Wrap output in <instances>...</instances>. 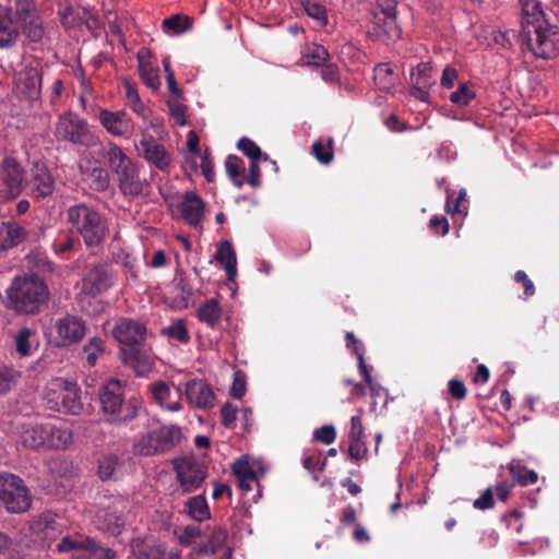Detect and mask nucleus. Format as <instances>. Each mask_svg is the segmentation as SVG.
<instances>
[{"mask_svg": "<svg viewBox=\"0 0 559 559\" xmlns=\"http://www.w3.org/2000/svg\"><path fill=\"white\" fill-rule=\"evenodd\" d=\"M522 28L527 49L537 58L549 59L556 56L558 47L549 23L539 2L525 0L522 3Z\"/></svg>", "mask_w": 559, "mask_h": 559, "instance_id": "nucleus-1", "label": "nucleus"}, {"mask_svg": "<svg viewBox=\"0 0 559 559\" xmlns=\"http://www.w3.org/2000/svg\"><path fill=\"white\" fill-rule=\"evenodd\" d=\"M64 215L71 230L82 237L87 248L99 247L109 233L106 218L91 204L81 202L70 205Z\"/></svg>", "mask_w": 559, "mask_h": 559, "instance_id": "nucleus-2", "label": "nucleus"}, {"mask_svg": "<svg viewBox=\"0 0 559 559\" xmlns=\"http://www.w3.org/2000/svg\"><path fill=\"white\" fill-rule=\"evenodd\" d=\"M49 290L37 275L15 276L7 289V305L20 313L34 314L48 300Z\"/></svg>", "mask_w": 559, "mask_h": 559, "instance_id": "nucleus-3", "label": "nucleus"}, {"mask_svg": "<svg viewBox=\"0 0 559 559\" xmlns=\"http://www.w3.org/2000/svg\"><path fill=\"white\" fill-rule=\"evenodd\" d=\"M124 389V382L112 378L104 383L99 391L102 411L117 424H127L136 418L142 406V402L138 397H130L126 401Z\"/></svg>", "mask_w": 559, "mask_h": 559, "instance_id": "nucleus-4", "label": "nucleus"}, {"mask_svg": "<svg viewBox=\"0 0 559 559\" xmlns=\"http://www.w3.org/2000/svg\"><path fill=\"white\" fill-rule=\"evenodd\" d=\"M43 400L49 409L56 412L79 415L83 409L80 386L64 378L48 381L43 391Z\"/></svg>", "mask_w": 559, "mask_h": 559, "instance_id": "nucleus-5", "label": "nucleus"}, {"mask_svg": "<svg viewBox=\"0 0 559 559\" xmlns=\"http://www.w3.org/2000/svg\"><path fill=\"white\" fill-rule=\"evenodd\" d=\"M180 429L175 426H162L139 435L132 442V453L138 456H153L170 451L179 442Z\"/></svg>", "mask_w": 559, "mask_h": 559, "instance_id": "nucleus-6", "label": "nucleus"}, {"mask_svg": "<svg viewBox=\"0 0 559 559\" xmlns=\"http://www.w3.org/2000/svg\"><path fill=\"white\" fill-rule=\"evenodd\" d=\"M53 134L58 141L74 145L88 147L97 143V136L87 120L73 111H66L58 117Z\"/></svg>", "mask_w": 559, "mask_h": 559, "instance_id": "nucleus-7", "label": "nucleus"}, {"mask_svg": "<svg viewBox=\"0 0 559 559\" xmlns=\"http://www.w3.org/2000/svg\"><path fill=\"white\" fill-rule=\"evenodd\" d=\"M31 503L32 496L23 479L12 473H0V510L23 513Z\"/></svg>", "mask_w": 559, "mask_h": 559, "instance_id": "nucleus-8", "label": "nucleus"}, {"mask_svg": "<svg viewBox=\"0 0 559 559\" xmlns=\"http://www.w3.org/2000/svg\"><path fill=\"white\" fill-rule=\"evenodd\" d=\"M86 334V324L83 319L72 314L58 318L52 323L48 337L57 347H68L79 343Z\"/></svg>", "mask_w": 559, "mask_h": 559, "instance_id": "nucleus-9", "label": "nucleus"}, {"mask_svg": "<svg viewBox=\"0 0 559 559\" xmlns=\"http://www.w3.org/2000/svg\"><path fill=\"white\" fill-rule=\"evenodd\" d=\"M61 552L73 551L72 559H114L115 551L96 545L88 537L66 536L57 545Z\"/></svg>", "mask_w": 559, "mask_h": 559, "instance_id": "nucleus-10", "label": "nucleus"}, {"mask_svg": "<svg viewBox=\"0 0 559 559\" xmlns=\"http://www.w3.org/2000/svg\"><path fill=\"white\" fill-rule=\"evenodd\" d=\"M117 273L111 265L98 263L91 266L82 278L81 293L96 297L114 286Z\"/></svg>", "mask_w": 559, "mask_h": 559, "instance_id": "nucleus-11", "label": "nucleus"}, {"mask_svg": "<svg viewBox=\"0 0 559 559\" xmlns=\"http://www.w3.org/2000/svg\"><path fill=\"white\" fill-rule=\"evenodd\" d=\"M176 478L183 492L197 490L207 475L206 466L192 457H181L174 462Z\"/></svg>", "mask_w": 559, "mask_h": 559, "instance_id": "nucleus-12", "label": "nucleus"}, {"mask_svg": "<svg viewBox=\"0 0 559 559\" xmlns=\"http://www.w3.org/2000/svg\"><path fill=\"white\" fill-rule=\"evenodd\" d=\"M134 147L138 155L152 167H155L160 171H167L170 167V153L162 143L155 140L146 131L142 132L140 141L134 144Z\"/></svg>", "mask_w": 559, "mask_h": 559, "instance_id": "nucleus-13", "label": "nucleus"}, {"mask_svg": "<svg viewBox=\"0 0 559 559\" xmlns=\"http://www.w3.org/2000/svg\"><path fill=\"white\" fill-rule=\"evenodd\" d=\"M24 169L13 158L0 163V200L15 199L23 190Z\"/></svg>", "mask_w": 559, "mask_h": 559, "instance_id": "nucleus-14", "label": "nucleus"}, {"mask_svg": "<svg viewBox=\"0 0 559 559\" xmlns=\"http://www.w3.org/2000/svg\"><path fill=\"white\" fill-rule=\"evenodd\" d=\"M99 124L111 136L130 139L135 130L133 118L124 110L100 109L96 117Z\"/></svg>", "mask_w": 559, "mask_h": 559, "instance_id": "nucleus-15", "label": "nucleus"}, {"mask_svg": "<svg viewBox=\"0 0 559 559\" xmlns=\"http://www.w3.org/2000/svg\"><path fill=\"white\" fill-rule=\"evenodd\" d=\"M43 76L34 67H24L15 76V91L31 107L40 105Z\"/></svg>", "mask_w": 559, "mask_h": 559, "instance_id": "nucleus-16", "label": "nucleus"}, {"mask_svg": "<svg viewBox=\"0 0 559 559\" xmlns=\"http://www.w3.org/2000/svg\"><path fill=\"white\" fill-rule=\"evenodd\" d=\"M26 188L32 198L45 199L52 195L56 180L45 164L35 163L31 168Z\"/></svg>", "mask_w": 559, "mask_h": 559, "instance_id": "nucleus-17", "label": "nucleus"}, {"mask_svg": "<svg viewBox=\"0 0 559 559\" xmlns=\"http://www.w3.org/2000/svg\"><path fill=\"white\" fill-rule=\"evenodd\" d=\"M111 334L117 342L124 346L123 348H130L144 341L146 328L139 321L120 318L116 321Z\"/></svg>", "mask_w": 559, "mask_h": 559, "instance_id": "nucleus-18", "label": "nucleus"}, {"mask_svg": "<svg viewBox=\"0 0 559 559\" xmlns=\"http://www.w3.org/2000/svg\"><path fill=\"white\" fill-rule=\"evenodd\" d=\"M182 394L193 408L206 409L215 405V393L204 380L192 379L186 382Z\"/></svg>", "mask_w": 559, "mask_h": 559, "instance_id": "nucleus-19", "label": "nucleus"}, {"mask_svg": "<svg viewBox=\"0 0 559 559\" xmlns=\"http://www.w3.org/2000/svg\"><path fill=\"white\" fill-rule=\"evenodd\" d=\"M127 509V503L121 500L114 501L108 507L99 509L96 514L99 528L112 535H118L126 523Z\"/></svg>", "mask_w": 559, "mask_h": 559, "instance_id": "nucleus-20", "label": "nucleus"}, {"mask_svg": "<svg viewBox=\"0 0 559 559\" xmlns=\"http://www.w3.org/2000/svg\"><path fill=\"white\" fill-rule=\"evenodd\" d=\"M150 392L154 401L164 411L177 413L182 409L181 396L183 394L181 385L173 390L169 383L156 381L150 385Z\"/></svg>", "mask_w": 559, "mask_h": 559, "instance_id": "nucleus-21", "label": "nucleus"}, {"mask_svg": "<svg viewBox=\"0 0 559 559\" xmlns=\"http://www.w3.org/2000/svg\"><path fill=\"white\" fill-rule=\"evenodd\" d=\"M62 528V524L50 513L39 515L31 524L32 534L47 546L61 535Z\"/></svg>", "mask_w": 559, "mask_h": 559, "instance_id": "nucleus-22", "label": "nucleus"}, {"mask_svg": "<svg viewBox=\"0 0 559 559\" xmlns=\"http://www.w3.org/2000/svg\"><path fill=\"white\" fill-rule=\"evenodd\" d=\"M119 356L126 366L132 368L133 371L141 377L148 374L154 367L151 355L138 346L121 348Z\"/></svg>", "mask_w": 559, "mask_h": 559, "instance_id": "nucleus-23", "label": "nucleus"}, {"mask_svg": "<svg viewBox=\"0 0 559 559\" xmlns=\"http://www.w3.org/2000/svg\"><path fill=\"white\" fill-rule=\"evenodd\" d=\"M233 473L237 478L239 489L243 492L251 491L254 486L259 488L257 472L247 455H242L235 461Z\"/></svg>", "mask_w": 559, "mask_h": 559, "instance_id": "nucleus-24", "label": "nucleus"}, {"mask_svg": "<svg viewBox=\"0 0 559 559\" xmlns=\"http://www.w3.org/2000/svg\"><path fill=\"white\" fill-rule=\"evenodd\" d=\"M80 169L83 179L96 191H105L109 187L107 170L97 162L81 163Z\"/></svg>", "mask_w": 559, "mask_h": 559, "instance_id": "nucleus-25", "label": "nucleus"}, {"mask_svg": "<svg viewBox=\"0 0 559 559\" xmlns=\"http://www.w3.org/2000/svg\"><path fill=\"white\" fill-rule=\"evenodd\" d=\"M27 236L26 229L13 219L0 223V251L19 246Z\"/></svg>", "mask_w": 559, "mask_h": 559, "instance_id": "nucleus-26", "label": "nucleus"}, {"mask_svg": "<svg viewBox=\"0 0 559 559\" xmlns=\"http://www.w3.org/2000/svg\"><path fill=\"white\" fill-rule=\"evenodd\" d=\"M180 211L182 218L188 224L197 226L204 215V202L197 193L188 191L183 195Z\"/></svg>", "mask_w": 559, "mask_h": 559, "instance_id": "nucleus-27", "label": "nucleus"}, {"mask_svg": "<svg viewBox=\"0 0 559 559\" xmlns=\"http://www.w3.org/2000/svg\"><path fill=\"white\" fill-rule=\"evenodd\" d=\"M118 187L124 195H139L143 191V181L140 178L139 167L134 164L115 175Z\"/></svg>", "mask_w": 559, "mask_h": 559, "instance_id": "nucleus-28", "label": "nucleus"}, {"mask_svg": "<svg viewBox=\"0 0 559 559\" xmlns=\"http://www.w3.org/2000/svg\"><path fill=\"white\" fill-rule=\"evenodd\" d=\"M19 37V31L15 26L11 10L0 5V48L12 47Z\"/></svg>", "mask_w": 559, "mask_h": 559, "instance_id": "nucleus-29", "label": "nucleus"}, {"mask_svg": "<svg viewBox=\"0 0 559 559\" xmlns=\"http://www.w3.org/2000/svg\"><path fill=\"white\" fill-rule=\"evenodd\" d=\"M47 433H45V448L64 450L73 441L72 432L63 427L47 421Z\"/></svg>", "mask_w": 559, "mask_h": 559, "instance_id": "nucleus-30", "label": "nucleus"}, {"mask_svg": "<svg viewBox=\"0 0 559 559\" xmlns=\"http://www.w3.org/2000/svg\"><path fill=\"white\" fill-rule=\"evenodd\" d=\"M373 36L384 41H394L401 36V28L396 23V15L386 16L383 19L372 17V31Z\"/></svg>", "mask_w": 559, "mask_h": 559, "instance_id": "nucleus-31", "label": "nucleus"}, {"mask_svg": "<svg viewBox=\"0 0 559 559\" xmlns=\"http://www.w3.org/2000/svg\"><path fill=\"white\" fill-rule=\"evenodd\" d=\"M47 423L23 425L20 429V440L24 447L38 449L45 444V433H47Z\"/></svg>", "mask_w": 559, "mask_h": 559, "instance_id": "nucleus-32", "label": "nucleus"}, {"mask_svg": "<svg viewBox=\"0 0 559 559\" xmlns=\"http://www.w3.org/2000/svg\"><path fill=\"white\" fill-rule=\"evenodd\" d=\"M354 352L358 359L359 372L362 376L366 383L368 384L370 392H371V396H372L371 409L376 408L378 399L383 400V405H385L386 404V394H388L386 390L372 380L371 374L368 370V367L365 364L364 353L356 347L354 348Z\"/></svg>", "mask_w": 559, "mask_h": 559, "instance_id": "nucleus-33", "label": "nucleus"}, {"mask_svg": "<svg viewBox=\"0 0 559 559\" xmlns=\"http://www.w3.org/2000/svg\"><path fill=\"white\" fill-rule=\"evenodd\" d=\"M223 316V309L219 301L215 298L206 299L200 305L197 317L211 329H216Z\"/></svg>", "mask_w": 559, "mask_h": 559, "instance_id": "nucleus-34", "label": "nucleus"}, {"mask_svg": "<svg viewBox=\"0 0 559 559\" xmlns=\"http://www.w3.org/2000/svg\"><path fill=\"white\" fill-rule=\"evenodd\" d=\"M14 342L16 353L20 357H27L33 355L39 346L36 332L28 328L19 330L14 335Z\"/></svg>", "mask_w": 559, "mask_h": 559, "instance_id": "nucleus-35", "label": "nucleus"}, {"mask_svg": "<svg viewBox=\"0 0 559 559\" xmlns=\"http://www.w3.org/2000/svg\"><path fill=\"white\" fill-rule=\"evenodd\" d=\"M215 258L224 266L227 278L234 281L237 275V258L231 243L229 241L221 242Z\"/></svg>", "mask_w": 559, "mask_h": 559, "instance_id": "nucleus-36", "label": "nucleus"}, {"mask_svg": "<svg viewBox=\"0 0 559 559\" xmlns=\"http://www.w3.org/2000/svg\"><path fill=\"white\" fill-rule=\"evenodd\" d=\"M122 84L124 88V97L129 107L143 121H147L150 109L147 105L141 99L136 87L128 80H123Z\"/></svg>", "mask_w": 559, "mask_h": 559, "instance_id": "nucleus-37", "label": "nucleus"}, {"mask_svg": "<svg viewBox=\"0 0 559 559\" xmlns=\"http://www.w3.org/2000/svg\"><path fill=\"white\" fill-rule=\"evenodd\" d=\"M185 513L197 522H203L211 518V511L203 495L189 498L185 502Z\"/></svg>", "mask_w": 559, "mask_h": 559, "instance_id": "nucleus-38", "label": "nucleus"}, {"mask_svg": "<svg viewBox=\"0 0 559 559\" xmlns=\"http://www.w3.org/2000/svg\"><path fill=\"white\" fill-rule=\"evenodd\" d=\"M123 464L116 454L103 457L98 465V474L102 480L117 479L122 475Z\"/></svg>", "mask_w": 559, "mask_h": 559, "instance_id": "nucleus-39", "label": "nucleus"}, {"mask_svg": "<svg viewBox=\"0 0 559 559\" xmlns=\"http://www.w3.org/2000/svg\"><path fill=\"white\" fill-rule=\"evenodd\" d=\"M373 80L376 85L386 92L394 90L397 84L399 78L394 73L393 69L389 63H380L373 70Z\"/></svg>", "mask_w": 559, "mask_h": 559, "instance_id": "nucleus-40", "label": "nucleus"}, {"mask_svg": "<svg viewBox=\"0 0 559 559\" xmlns=\"http://www.w3.org/2000/svg\"><path fill=\"white\" fill-rule=\"evenodd\" d=\"M107 158L109 167L115 175L134 164L122 148L115 143L109 144Z\"/></svg>", "mask_w": 559, "mask_h": 559, "instance_id": "nucleus-41", "label": "nucleus"}, {"mask_svg": "<svg viewBox=\"0 0 559 559\" xmlns=\"http://www.w3.org/2000/svg\"><path fill=\"white\" fill-rule=\"evenodd\" d=\"M509 472L513 479L521 486L533 485L538 479L537 473L533 469H528L521 461L513 460L509 464Z\"/></svg>", "mask_w": 559, "mask_h": 559, "instance_id": "nucleus-42", "label": "nucleus"}, {"mask_svg": "<svg viewBox=\"0 0 559 559\" xmlns=\"http://www.w3.org/2000/svg\"><path fill=\"white\" fill-rule=\"evenodd\" d=\"M22 29L24 35L33 43L43 40L46 35V29L39 14H33L31 19L22 22Z\"/></svg>", "mask_w": 559, "mask_h": 559, "instance_id": "nucleus-43", "label": "nucleus"}, {"mask_svg": "<svg viewBox=\"0 0 559 559\" xmlns=\"http://www.w3.org/2000/svg\"><path fill=\"white\" fill-rule=\"evenodd\" d=\"M139 60V72L142 81L152 90H158L160 87V80L158 70L155 69L148 61L144 60L142 52L138 55Z\"/></svg>", "mask_w": 559, "mask_h": 559, "instance_id": "nucleus-44", "label": "nucleus"}, {"mask_svg": "<svg viewBox=\"0 0 559 559\" xmlns=\"http://www.w3.org/2000/svg\"><path fill=\"white\" fill-rule=\"evenodd\" d=\"M431 62H421L417 66L416 70L412 72V84L413 86H421L424 88H431L435 84L432 75Z\"/></svg>", "mask_w": 559, "mask_h": 559, "instance_id": "nucleus-45", "label": "nucleus"}, {"mask_svg": "<svg viewBox=\"0 0 559 559\" xmlns=\"http://www.w3.org/2000/svg\"><path fill=\"white\" fill-rule=\"evenodd\" d=\"M329 59V51L321 45H311L304 51L300 62L302 66L321 67Z\"/></svg>", "mask_w": 559, "mask_h": 559, "instance_id": "nucleus-46", "label": "nucleus"}, {"mask_svg": "<svg viewBox=\"0 0 559 559\" xmlns=\"http://www.w3.org/2000/svg\"><path fill=\"white\" fill-rule=\"evenodd\" d=\"M302 8L306 14L312 19L318 26L324 27L328 24V12L324 5L314 0H302Z\"/></svg>", "mask_w": 559, "mask_h": 559, "instance_id": "nucleus-47", "label": "nucleus"}, {"mask_svg": "<svg viewBox=\"0 0 559 559\" xmlns=\"http://www.w3.org/2000/svg\"><path fill=\"white\" fill-rule=\"evenodd\" d=\"M191 27V23L186 15H173L163 21V29L174 35L182 34Z\"/></svg>", "mask_w": 559, "mask_h": 559, "instance_id": "nucleus-48", "label": "nucleus"}, {"mask_svg": "<svg viewBox=\"0 0 559 559\" xmlns=\"http://www.w3.org/2000/svg\"><path fill=\"white\" fill-rule=\"evenodd\" d=\"M225 167H226V173H227L228 177L233 180V182L238 188H241L243 185V181L240 180L239 178H240V176H242L245 174V170H246L243 162L235 155H229L226 158Z\"/></svg>", "mask_w": 559, "mask_h": 559, "instance_id": "nucleus-49", "label": "nucleus"}, {"mask_svg": "<svg viewBox=\"0 0 559 559\" xmlns=\"http://www.w3.org/2000/svg\"><path fill=\"white\" fill-rule=\"evenodd\" d=\"M83 352L86 355V364L90 367H94L97 364L98 358L104 354V342L100 337H92L83 347Z\"/></svg>", "mask_w": 559, "mask_h": 559, "instance_id": "nucleus-50", "label": "nucleus"}, {"mask_svg": "<svg viewBox=\"0 0 559 559\" xmlns=\"http://www.w3.org/2000/svg\"><path fill=\"white\" fill-rule=\"evenodd\" d=\"M162 333L181 344H186L190 340V335L183 320H177L170 325L163 328Z\"/></svg>", "mask_w": 559, "mask_h": 559, "instance_id": "nucleus-51", "label": "nucleus"}, {"mask_svg": "<svg viewBox=\"0 0 559 559\" xmlns=\"http://www.w3.org/2000/svg\"><path fill=\"white\" fill-rule=\"evenodd\" d=\"M475 98V92L465 82L459 84V88L450 95V100L460 106H467Z\"/></svg>", "mask_w": 559, "mask_h": 559, "instance_id": "nucleus-52", "label": "nucleus"}, {"mask_svg": "<svg viewBox=\"0 0 559 559\" xmlns=\"http://www.w3.org/2000/svg\"><path fill=\"white\" fill-rule=\"evenodd\" d=\"M20 372L13 368H0V394L8 393L17 382Z\"/></svg>", "mask_w": 559, "mask_h": 559, "instance_id": "nucleus-53", "label": "nucleus"}, {"mask_svg": "<svg viewBox=\"0 0 559 559\" xmlns=\"http://www.w3.org/2000/svg\"><path fill=\"white\" fill-rule=\"evenodd\" d=\"M396 15V1L395 0H377L376 7L372 11L373 19H383L386 16Z\"/></svg>", "mask_w": 559, "mask_h": 559, "instance_id": "nucleus-54", "label": "nucleus"}, {"mask_svg": "<svg viewBox=\"0 0 559 559\" xmlns=\"http://www.w3.org/2000/svg\"><path fill=\"white\" fill-rule=\"evenodd\" d=\"M175 534L178 537L180 544L190 545L197 537L200 536L201 531L198 526L187 525L177 527L175 530Z\"/></svg>", "mask_w": 559, "mask_h": 559, "instance_id": "nucleus-55", "label": "nucleus"}, {"mask_svg": "<svg viewBox=\"0 0 559 559\" xmlns=\"http://www.w3.org/2000/svg\"><path fill=\"white\" fill-rule=\"evenodd\" d=\"M237 147L251 160H259L261 157L260 147L250 139L243 136L238 141Z\"/></svg>", "mask_w": 559, "mask_h": 559, "instance_id": "nucleus-56", "label": "nucleus"}, {"mask_svg": "<svg viewBox=\"0 0 559 559\" xmlns=\"http://www.w3.org/2000/svg\"><path fill=\"white\" fill-rule=\"evenodd\" d=\"M466 191L461 190L457 198L455 199V203L451 206V195L448 194L445 207L447 211L452 214H464L466 215Z\"/></svg>", "mask_w": 559, "mask_h": 559, "instance_id": "nucleus-57", "label": "nucleus"}, {"mask_svg": "<svg viewBox=\"0 0 559 559\" xmlns=\"http://www.w3.org/2000/svg\"><path fill=\"white\" fill-rule=\"evenodd\" d=\"M312 152L316 158L322 164H329L333 158V152L330 144L324 145L322 142H314L312 144Z\"/></svg>", "mask_w": 559, "mask_h": 559, "instance_id": "nucleus-58", "label": "nucleus"}, {"mask_svg": "<svg viewBox=\"0 0 559 559\" xmlns=\"http://www.w3.org/2000/svg\"><path fill=\"white\" fill-rule=\"evenodd\" d=\"M313 437L317 441H320L324 444H331L336 439V430L332 425L322 426L321 428L314 430Z\"/></svg>", "mask_w": 559, "mask_h": 559, "instance_id": "nucleus-59", "label": "nucleus"}, {"mask_svg": "<svg viewBox=\"0 0 559 559\" xmlns=\"http://www.w3.org/2000/svg\"><path fill=\"white\" fill-rule=\"evenodd\" d=\"M237 413H238V408L235 405H233L231 403H226L222 407V409H221L222 423L226 428L234 427V425L237 420Z\"/></svg>", "mask_w": 559, "mask_h": 559, "instance_id": "nucleus-60", "label": "nucleus"}, {"mask_svg": "<svg viewBox=\"0 0 559 559\" xmlns=\"http://www.w3.org/2000/svg\"><path fill=\"white\" fill-rule=\"evenodd\" d=\"M169 114L171 119L178 126L187 124L186 109L185 106L177 102H168Z\"/></svg>", "mask_w": 559, "mask_h": 559, "instance_id": "nucleus-61", "label": "nucleus"}, {"mask_svg": "<svg viewBox=\"0 0 559 559\" xmlns=\"http://www.w3.org/2000/svg\"><path fill=\"white\" fill-rule=\"evenodd\" d=\"M16 13L19 17L22 20V22H24L25 19H31L33 14H38L34 2H32L31 0H17Z\"/></svg>", "mask_w": 559, "mask_h": 559, "instance_id": "nucleus-62", "label": "nucleus"}, {"mask_svg": "<svg viewBox=\"0 0 559 559\" xmlns=\"http://www.w3.org/2000/svg\"><path fill=\"white\" fill-rule=\"evenodd\" d=\"M493 504V492L491 488L485 489L473 503L474 508L478 510L491 509Z\"/></svg>", "mask_w": 559, "mask_h": 559, "instance_id": "nucleus-63", "label": "nucleus"}, {"mask_svg": "<svg viewBox=\"0 0 559 559\" xmlns=\"http://www.w3.org/2000/svg\"><path fill=\"white\" fill-rule=\"evenodd\" d=\"M246 393V379L245 374L241 371H237L234 374V381L230 390V394L240 399Z\"/></svg>", "mask_w": 559, "mask_h": 559, "instance_id": "nucleus-64", "label": "nucleus"}]
</instances>
